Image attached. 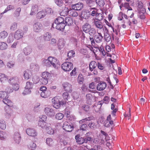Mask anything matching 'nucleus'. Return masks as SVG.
<instances>
[{
	"label": "nucleus",
	"instance_id": "obj_1",
	"mask_svg": "<svg viewBox=\"0 0 150 150\" xmlns=\"http://www.w3.org/2000/svg\"><path fill=\"white\" fill-rule=\"evenodd\" d=\"M44 63L47 67H49L52 65L54 68H56L57 67V60L55 58L50 57L47 59L44 60Z\"/></svg>",
	"mask_w": 150,
	"mask_h": 150
},
{
	"label": "nucleus",
	"instance_id": "obj_2",
	"mask_svg": "<svg viewBox=\"0 0 150 150\" xmlns=\"http://www.w3.org/2000/svg\"><path fill=\"white\" fill-rule=\"evenodd\" d=\"M42 78L41 82L43 85H46L48 83V80L52 77L51 74L49 72L45 71L42 73L41 76Z\"/></svg>",
	"mask_w": 150,
	"mask_h": 150
},
{
	"label": "nucleus",
	"instance_id": "obj_3",
	"mask_svg": "<svg viewBox=\"0 0 150 150\" xmlns=\"http://www.w3.org/2000/svg\"><path fill=\"white\" fill-rule=\"evenodd\" d=\"M73 66L71 62H67L63 63L61 65V68L65 71H69L73 68Z\"/></svg>",
	"mask_w": 150,
	"mask_h": 150
},
{
	"label": "nucleus",
	"instance_id": "obj_4",
	"mask_svg": "<svg viewBox=\"0 0 150 150\" xmlns=\"http://www.w3.org/2000/svg\"><path fill=\"white\" fill-rule=\"evenodd\" d=\"M111 116L109 115L107 117L106 120L104 122V126L107 127H110V126H114L113 121L111 120Z\"/></svg>",
	"mask_w": 150,
	"mask_h": 150
},
{
	"label": "nucleus",
	"instance_id": "obj_5",
	"mask_svg": "<svg viewBox=\"0 0 150 150\" xmlns=\"http://www.w3.org/2000/svg\"><path fill=\"white\" fill-rule=\"evenodd\" d=\"M23 34L21 30L18 29L15 32L14 38L16 40H19L23 38Z\"/></svg>",
	"mask_w": 150,
	"mask_h": 150
},
{
	"label": "nucleus",
	"instance_id": "obj_6",
	"mask_svg": "<svg viewBox=\"0 0 150 150\" xmlns=\"http://www.w3.org/2000/svg\"><path fill=\"white\" fill-rule=\"evenodd\" d=\"M106 86L107 84L105 82L101 81L97 85L96 89L98 91H103L106 88Z\"/></svg>",
	"mask_w": 150,
	"mask_h": 150
},
{
	"label": "nucleus",
	"instance_id": "obj_7",
	"mask_svg": "<svg viewBox=\"0 0 150 150\" xmlns=\"http://www.w3.org/2000/svg\"><path fill=\"white\" fill-rule=\"evenodd\" d=\"M42 28V25L39 22L35 23L33 26V30L36 32H39L41 31Z\"/></svg>",
	"mask_w": 150,
	"mask_h": 150
},
{
	"label": "nucleus",
	"instance_id": "obj_8",
	"mask_svg": "<svg viewBox=\"0 0 150 150\" xmlns=\"http://www.w3.org/2000/svg\"><path fill=\"white\" fill-rule=\"evenodd\" d=\"M62 86L65 91L69 93H71L72 91L71 85L67 82H65L62 84Z\"/></svg>",
	"mask_w": 150,
	"mask_h": 150
},
{
	"label": "nucleus",
	"instance_id": "obj_9",
	"mask_svg": "<svg viewBox=\"0 0 150 150\" xmlns=\"http://www.w3.org/2000/svg\"><path fill=\"white\" fill-rule=\"evenodd\" d=\"M62 127L64 130L69 132L71 131L73 129V127L67 122H64Z\"/></svg>",
	"mask_w": 150,
	"mask_h": 150
},
{
	"label": "nucleus",
	"instance_id": "obj_10",
	"mask_svg": "<svg viewBox=\"0 0 150 150\" xmlns=\"http://www.w3.org/2000/svg\"><path fill=\"white\" fill-rule=\"evenodd\" d=\"M83 4L81 2H79L76 4L71 5L72 8L74 10H80L83 7Z\"/></svg>",
	"mask_w": 150,
	"mask_h": 150
},
{
	"label": "nucleus",
	"instance_id": "obj_11",
	"mask_svg": "<svg viewBox=\"0 0 150 150\" xmlns=\"http://www.w3.org/2000/svg\"><path fill=\"white\" fill-rule=\"evenodd\" d=\"M97 34L96 35L94 36V39L96 42L99 43L102 41L103 36L100 33H99L97 30Z\"/></svg>",
	"mask_w": 150,
	"mask_h": 150
},
{
	"label": "nucleus",
	"instance_id": "obj_12",
	"mask_svg": "<svg viewBox=\"0 0 150 150\" xmlns=\"http://www.w3.org/2000/svg\"><path fill=\"white\" fill-rule=\"evenodd\" d=\"M52 101L54 108L56 109H58L60 108L59 101L57 97H55L53 98L52 99Z\"/></svg>",
	"mask_w": 150,
	"mask_h": 150
},
{
	"label": "nucleus",
	"instance_id": "obj_13",
	"mask_svg": "<svg viewBox=\"0 0 150 150\" xmlns=\"http://www.w3.org/2000/svg\"><path fill=\"white\" fill-rule=\"evenodd\" d=\"M27 134L29 136L32 137H35L37 135V133L35 130L32 128H28L26 130Z\"/></svg>",
	"mask_w": 150,
	"mask_h": 150
},
{
	"label": "nucleus",
	"instance_id": "obj_14",
	"mask_svg": "<svg viewBox=\"0 0 150 150\" xmlns=\"http://www.w3.org/2000/svg\"><path fill=\"white\" fill-rule=\"evenodd\" d=\"M44 112L47 115L50 116L54 115L55 114L53 109L48 107H46L45 109Z\"/></svg>",
	"mask_w": 150,
	"mask_h": 150
},
{
	"label": "nucleus",
	"instance_id": "obj_15",
	"mask_svg": "<svg viewBox=\"0 0 150 150\" xmlns=\"http://www.w3.org/2000/svg\"><path fill=\"white\" fill-rule=\"evenodd\" d=\"M83 31L86 33H88L91 28V25L88 23H86L82 26Z\"/></svg>",
	"mask_w": 150,
	"mask_h": 150
},
{
	"label": "nucleus",
	"instance_id": "obj_16",
	"mask_svg": "<svg viewBox=\"0 0 150 150\" xmlns=\"http://www.w3.org/2000/svg\"><path fill=\"white\" fill-rule=\"evenodd\" d=\"M94 24L96 27L99 29L101 30L102 29L103 30H105V27L103 28L102 23L100 21L95 20L94 22Z\"/></svg>",
	"mask_w": 150,
	"mask_h": 150
},
{
	"label": "nucleus",
	"instance_id": "obj_17",
	"mask_svg": "<svg viewBox=\"0 0 150 150\" xmlns=\"http://www.w3.org/2000/svg\"><path fill=\"white\" fill-rule=\"evenodd\" d=\"M8 96L6 98H4L3 100V102L5 104L7 105L8 106L12 107L13 106V103L9 99H8Z\"/></svg>",
	"mask_w": 150,
	"mask_h": 150
},
{
	"label": "nucleus",
	"instance_id": "obj_18",
	"mask_svg": "<svg viewBox=\"0 0 150 150\" xmlns=\"http://www.w3.org/2000/svg\"><path fill=\"white\" fill-rule=\"evenodd\" d=\"M32 73L29 70H26L24 72L23 76L26 79H28L31 76Z\"/></svg>",
	"mask_w": 150,
	"mask_h": 150
},
{
	"label": "nucleus",
	"instance_id": "obj_19",
	"mask_svg": "<svg viewBox=\"0 0 150 150\" xmlns=\"http://www.w3.org/2000/svg\"><path fill=\"white\" fill-rule=\"evenodd\" d=\"M64 22V18L61 17H59L55 20L54 23L52 24V27L54 28V24L65 23Z\"/></svg>",
	"mask_w": 150,
	"mask_h": 150
},
{
	"label": "nucleus",
	"instance_id": "obj_20",
	"mask_svg": "<svg viewBox=\"0 0 150 150\" xmlns=\"http://www.w3.org/2000/svg\"><path fill=\"white\" fill-rule=\"evenodd\" d=\"M65 22L66 25L69 26L71 25L74 23L73 19L69 17H67L65 18Z\"/></svg>",
	"mask_w": 150,
	"mask_h": 150
},
{
	"label": "nucleus",
	"instance_id": "obj_21",
	"mask_svg": "<svg viewBox=\"0 0 150 150\" xmlns=\"http://www.w3.org/2000/svg\"><path fill=\"white\" fill-rule=\"evenodd\" d=\"M105 30L107 31L106 33H104V37L105 40L107 42H109L111 40V38L110 35L108 33V30L106 27H105Z\"/></svg>",
	"mask_w": 150,
	"mask_h": 150
},
{
	"label": "nucleus",
	"instance_id": "obj_22",
	"mask_svg": "<svg viewBox=\"0 0 150 150\" xmlns=\"http://www.w3.org/2000/svg\"><path fill=\"white\" fill-rule=\"evenodd\" d=\"M8 79V77L5 74H0V81L2 83H4L6 82Z\"/></svg>",
	"mask_w": 150,
	"mask_h": 150
},
{
	"label": "nucleus",
	"instance_id": "obj_23",
	"mask_svg": "<svg viewBox=\"0 0 150 150\" xmlns=\"http://www.w3.org/2000/svg\"><path fill=\"white\" fill-rule=\"evenodd\" d=\"M54 25H55V28L57 29L61 30L64 29L66 25L65 23H62L54 24Z\"/></svg>",
	"mask_w": 150,
	"mask_h": 150
},
{
	"label": "nucleus",
	"instance_id": "obj_24",
	"mask_svg": "<svg viewBox=\"0 0 150 150\" xmlns=\"http://www.w3.org/2000/svg\"><path fill=\"white\" fill-rule=\"evenodd\" d=\"M14 139L15 142L17 143H19L20 142V136L18 132H16L15 133L14 136Z\"/></svg>",
	"mask_w": 150,
	"mask_h": 150
},
{
	"label": "nucleus",
	"instance_id": "obj_25",
	"mask_svg": "<svg viewBox=\"0 0 150 150\" xmlns=\"http://www.w3.org/2000/svg\"><path fill=\"white\" fill-rule=\"evenodd\" d=\"M97 64L95 61H92L90 63L89 68L90 70L92 71L96 67Z\"/></svg>",
	"mask_w": 150,
	"mask_h": 150
},
{
	"label": "nucleus",
	"instance_id": "obj_26",
	"mask_svg": "<svg viewBox=\"0 0 150 150\" xmlns=\"http://www.w3.org/2000/svg\"><path fill=\"white\" fill-rule=\"evenodd\" d=\"M46 12L43 10L39 12L37 14V18L38 19H41L44 18L46 15Z\"/></svg>",
	"mask_w": 150,
	"mask_h": 150
},
{
	"label": "nucleus",
	"instance_id": "obj_27",
	"mask_svg": "<svg viewBox=\"0 0 150 150\" xmlns=\"http://www.w3.org/2000/svg\"><path fill=\"white\" fill-rule=\"evenodd\" d=\"M38 10V6L36 5L33 6L31 9V11L30 15H33L37 12Z\"/></svg>",
	"mask_w": 150,
	"mask_h": 150
},
{
	"label": "nucleus",
	"instance_id": "obj_28",
	"mask_svg": "<svg viewBox=\"0 0 150 150\" xmlns=\"http://www.w3.org/2000/svg\"><path fill=\"white\" fill-rule=\"evenodd\" d=\"M8 47V45L6 43L3 42H0V50H4L6 49Z\"/></svg>",
	"mask_w": 150,
	"mask_h": 150
},
{
	"label": "nucleus",
	"instance_id": "obj_29",
	"mask_svg": "<svg viewBox=\"0 0 150 150\" xmlns=\"http://www.w3.org/2000/svg\"><path fill=\"white\" fill-rule=\"evenodd\" d=\"M46 130V132L49 134L52 135L53 134L54 132V131L53 129H52L51 127H46V128H45Z\"/></svg>",
	"mask_w": 150,
	"mask_h": 150
},
{
	"label": "nucleus",
	"instance_id": "obj_30",
	"mask_svg": "<svg viewBox=\"0 0 150 150\" xmlns=\"http://www.w3.org/2000/svg\"><path fill=\"white\" fill-rule=\"evenodd\" d=\"M50 95V93L49 91L42 92L41 93V96L43 98H46L49 96Z\"/></svg>",
	"mask_w": 150,
	"mask_h": 150
},
{
	"label": "nucleus",
	"instance_id": "obj_31",
	"mask_svg": "<svg viewBox=\"0 0 150 150\" xmlns=\"http://www.w3.org/2000/svg\"><path fill=\"white\" fill-rule=\"evenodd\" d=\"M67 56L68 58H67L66 60H68V59H70L71 58L75 56V52L73 50H70L68 53Z\"/></svg>",
	"mask_w": 150,
	"mask_h": 150
},
{
	"label": "nucleus",
	"instance_id": "obj_32",
	"mask_svg": "<svg viewBox=\"0 0 150 150\" xmlns=\"http://www.w3.org/2000/svg\"><path fill=\"white\" fill-rule=\"evenodd\" d=\"M100 132L102 134L100 135V137L103 138H104V139H101V141H103L102 142V143H103L105 140L106 141L107 140L106 139V138L108 136V135L103 130H101Z\"/></svg>",
	"mask_w": 150,
	"mask_h": 150
},
{
	"label": "nucleus",
	"instance_id": "obj_33",
	"mask_svg": "<svg viewBox=\"0 0 150 150\" xmlns=\"http://www.w3.org/2000/svg\"><path fill=\"white\" fill-rule=\"evenodd\" d=\"M69 16L73 17H76L78 15V13L75 11L71 10L69 13Z\"/></svg>",
	"mask_w": 150,
	"mask_h": 150
},
{
	"label": "nucleus",
	"instance_id": "obj_34",
	"mask_svg": "<svg viewBox=\"0 0 150 150\" xmlns=\"http://www.w3.org/2000/svg\"><path fill=\"white\" fill-rule=\"evenodd\" d=\"M23 51L25 54L26 55H28L31 53L32 49L29 47H26L24 49Z\"/></svg>",
	"mask_w": 150,
	"mask_h": 150
},
{
	"label": "nucleus",
	"instance_id": "obj_35",
	"mask_svg": "<svg viewBox=\"0 0 150 150\" xmlns=\"http://www.w3.org/2000/svg\"><path fill=\"white\" fill-rule=\"evenodd\" d=\"M69 11L68 8H65L61 12L60 15L62 16H65L69 13Z\"/></svg>",
	"mask_w": 150,
	"mask_h": 150
},
{
	"label": "nucleus",
	"instance_id": "obj_36",
	"mask_svg": "<svg viewBox=\"0 0 150 150\" xmlns=\"http://www.w3.org/2000/svg\"><path fill=\"white\" fill-rule=\"evenodd\" d=\"M84 79L83 75L81 74H79L78 78V81L80 84H82L84 81Z\"/></svg>",
	"mask_w": 150,
	"mask_h": 150
},
{
	"label": "nucleus",
	"instance_id": "obj_37",
	"mask_svg": "<svg viewBox=\"0 0 150 150\" xmlns=\"http://www.w3.org/2000/svg\"><path fill=\"white\" fill-rule=\"evenodd\" d=\"M7 33L5 31H3L0 33V38L4 39L8 36Z\"/></svg>",
	"mask_w": 150,
	"mask_h": 150
},
{
	"label": "nucleus",
	"instance_id": "obj_38",
	"mask_svg": "<svg viewBox=\"0 0 150 150\" xmlns=\"http://www.w3.org/2000/svg\"><path fill=\"white\" fill-rule=\"evenodd\" d=\"M51 38V35L50 34L48 33H47L44 35V38L45 41H49Z\"/></svg>",
	"mask_w": 150,
	"mask_h": 150
},
{
	"label": "nucleus",
	"instance_id": "obj_39",
	"mask_svg": "<svg viewBox=\"0 0 150 150\" xmlns=\"http://www.w3.org/2000/svg\"><path fill=\"white\" fill-rule=\"evenodd\" d=\"M6 127L5 122L3 120H0V128L2 129H4L6 128Z\"/></svg>",
	"mask_w": 150,
	"mask_h": 150
},
{
	"label": "nucleus",
	"instance_id": "obj_40",
	"mask_svg": "<svg viewBox=\"0 0 150 150\" xmlns=\"http://www.w3.org/2000/svg\"><path fill=\"white\" fill-rule=\"evenodd\" d=\"M47 124L46 122L44 121H39L38 123L39 126L41 127L42 128H46Z\"/></svg>",
	"mask_w": 150,
	"mask_h": 150
},
{
	"label": "nucleus",
	"instance_id": "obj_41",
	"mask_svg": "<svg viewBox=\"0 0 150 150\" xmlns=\"http://www.w3.org/2000/svg\"><path fill=\"white\" fill-rule=\"evenodd\" d=\"M28 146L29 148L32 150L35 149L36 147V144L32 142H30Z\"/></svg>",
	"mask_w": 150,
	"mask_h": 150
},
{
	"label": "nucleus",
	"instance_id": "obj_42",
	"mask_svg": "<svg viewBox=\"0 0 150 150\" xmlns=\"http://www.w3.org/2000/svg\"><path fill=\"white\" fill-rule=\"evenodd\" d=\"M69 93L68 92H65L63 94V97L65 100L67 101L70 98V96H69Z\"/></svg>",
	"mask_w": 150,
	"mask_h": 150
},
{
	"label": "nucleus",
	"instance_id": "obj_43",
	"mask_svg": "<svg viewBox=\"0 0 150 150\" xmlns=\"http://www.w3.org/2000/svg\"><path fill=\"white\" fill-rule=\"evenodd\" d=\"M14 8V7L11 5H9L5 9L4 12L1 13V14H4V13L6 12L7 11L13 9Z\"/></svg>",
	"mask_w": 150,
	"mask_h": 150
},
{
	"label": "nucleus",
	"instance_id": "obj_44",
	"mask_svg": "<svg viewBox=\"0 0 150 150\" xmlns=\"http://www.w3.org/2000/svg\"><path fill=\"white\" fill-rule=\"evenodd\" d=\"M6 65L9 68H12L15 66V62L13 61H10L7 63Z\"/></svg>",
	"mask_w": 150,
	"mask_h": 150
},
{
	"label": "nucleus",
	"instance_id": "obj_45",
	"mask_svg": "<svg viewBox=\"0 0 150 150\" xmlns=\"http://www.w3.org/2000/svg\"><path fill=\"white\" fill-rule=\"evenodd\" d=\"M96 3L100 7L103 6L105 4L104 0H96Z\"/></svg>",
	"mask_w": 150,
	"mask_h": 150
},
{
	"label": "nucleus",
	"instance_id": "obj_46",
	"mask_svg": "<svg viewBox=\"0 0 150 150\" xmlns=\"http://www.w3.org/2000/svg\"><path fill=\"white\" fill-rule=\"evenodd\" d=\"M124 7L127 9L128 10L127 11V14H128V11H132V8L131 7H130L128 3H125L124 4Z\"/></svg>",
	"mask_w": 150,
	"mask_h": 150
},
{
	"label": "nucleus",
	"instance_id": "obj_47",
	"mask_svg": "<svg viewBox=\"0 0 150 150\" xmlns=\"http://www.w3.org/2000/svg\"><path fill=\"white\" fill-rule=\"evenodd\" d=\"M64 115L62 113H59L57 114L55 116V118L58 120H61L64 117Z\"/></svg>",
	"mask_w": 150,
	"mask_h": 150
},
{
	"label": "nucleus",
	"instance_id": "obj_48",
	"mask_svg": "<svg viewBox=\"0 0 150 150\" xmlns=\"http://www.w3.org/2000/svg\"><path fill=\"white\" fill-rule=\"evenodd\" d=\"M47 144L49 146H52L53 144V140L51 138H47L46 139Z\"/></svg>",
	"mask_w": 150,
	"mask_h": 150
},
{
	"label": "nucleus",
	"instance_id": "obj_49",
	"mask_svg": "<svg viewBox=\"0 0 150 150\" xmlns=\"http://www.w3.org/2000/svg\"><path fill=\"white\" fill-rule=\"evenodd\" d=\"M70 74L71 76H76L77 75V71L76 70V67L74 68L73 69L71 72Z\"/></svg>",
	"mask_w": 150,
	"mask_h": 150
},
{
	"label": "nucleus",
	"instance_id": "obj_50",
	"mask_svg": "<svg viewBox=\"0 0 150 150\" xmlns=\"http://www.w3.org/2000/svg\"><path fill=\"white\" fill-rule=\"evenodd\" d=\"M33 83L32 82L28 81L26 82V85L25 87L30 90L33 88Z\"/></svg>",
	"mask_w": 150,
	"mask_h": 150
},
{
	"label": "nucleus",
	"instance_id": "obj_51",
	"mask_svg": "<svg viewBox=\"0 0 150 150\" xmlns=\"http://www.w3.org/2000/svg\"><path fill=\"white\" fill-rule=\"evenodd\" d=\"M8 96V94L5 91L4 92L3 91H0V98H3L4 97L6 98Z\"/></svg>",
	"mask_w": 150,
	"mask_h": 150
},
{
	"label": "nucleus",
	"instance_id": "obj_52",
	"mask_svg": "<svg viewBox=\"0 0 150 150\" xmlns=\"http://www.w3.org/2000/svg\"><path fill=\"white\" fill-rule=\"evenodd\" d=\"M92 118L91 117H88V118H86L85 119H83L79 121L80 123H82L83 122H85L86 123H87V121L91 120Z\"/></svg>",
	"mask_w": 150,
	"mask_h": 150
},
{
	"label": "nucleus",
	"instance_id": "obj_53",
	"mask_svg": "<svg viewBox=\"0 0 150 150\" xmlns=\"http://www.w3.org/2000/svg\"><path fill=\"white\" fill-rule=\"evenodd\" d=\"M76 142L79 144H81L85 142V141L84 138L80 137L76 141Z\"/></svg>",
	"mask_w": 150,
	"mask_h": 150
},
{
	"label": "nucleus",
	"instance_id": "obj_54",
	"mask_svg": "<svg viewBox=\"0 0 150 150\" xmlns=\"http://www.w3.org/2000/svg\"><path fill=\"white\" fill-rule=\"evenodd\" d=\"M14 41V38L13 36L11 35H9L7 39V42L8 43H11Z\"/></svg>",
	"mask_w": 150,
	"mask_h": 150
},
{
	"label": "nucleus",
	"instance_id": "obj_55",
	"mask_svg": "<svg viewBox=\"0 0 150 150\" xmlns=\"http://www.w3.org/2000/svg\"><path fill=\"white\" fill-rule=\"evenodd\" d=\"M96 30L93 28H91L90 29V31L89 32V34L91 35H93L96 34Z\"/></svg>",
	"mask_w": 150,
	"mask_h": 150
},
{
	"label": "nucleus",
	"instance_id": "obj_56",
	"mask_svg": "<svg viewBox=\"0 0 150 150\" xmlns=\"http://www.w3.org/2000/svg\"><path fill=\"white\" fill-rule=\"evenodd\" d=\"M56 4L59 6H62L63 4L62 0H54Z\"/></svg>",
	"mask_w": 150,
	"mask_h": 150
},
{
	"label": "nucleus",
	"instance_id": "obj_57",
	"mask_svg": "<svg viewBox=\"0 0 150 150\" xmlns=\"http://www.w3.org/2000/svg\"><path fill=\"white\" fill-rule=\"evenodd\" d=\"M113 32L116 35H117L118 32H120V29L118 26L117 29H115L113 27L111 28Z\"/></svg>",
	"mask_w": 150,
	"mask_h": 150
},
{
	"label": "nucleus",
	"instance_id": "obj_58",
	"mask_svg": "<svg viewBox=\"0 0 150 150\" xmlns=\"http://www.w3.org/2000/svg\"><path fill=\"white\" fill-rule=\"evenodd\" d=\"M137 5L138 8L140 9L143 7V4L141 1H138L137 3Z\"/></svg>",
	"mask_w": 150,
	"mask_h": 150
},
{
	"label": "nucleus",
	"instance_id": "obj_59",
	"mask_svg": "<svg viewBox=\"0 0 150 150\" xmlns=\"http://www.w3.org/2000/svg\"><path fill=\"white\" fill-rule=\"evenodd\" d=\"M13 91V89L10 87L8 86L5 89V91L8 94V93L12 92Z\"/></svg>",
	"mask_w": 150,
	"mask_h": 150
},
{
	"label": "nucleus",
	"instance_id": "obj_60",
	"mask_svg": "<svg viewBox=\"0 0 150 150\" xmlns=\"http://www.w3.org/2000/svg\"><path fill=\"white\" fill-rule=\"evenodd\" d=\"M31 91L30 89L26 88L25 87V89L24 91L23 92V94L24 95H27L30 93Z\"/></svg>",
	"mask_w": 150,
	"mask_h": 150
},
{
	"label": "nucleus",
	"instance_id": "obj_61",
	"mask_svg": "<svg viewBox=\"0 0 150 150\" xmlns=\"http://www.w3.org/2000/svg\"><path fill=\"white\" fill-rule=\"evenodd\" d=\"M96 85L95 83L93 82L90 83L89 86V87L90 89H95Z\"/></svg>",
	"mask_w": 150,
	"mask_h": 150
},
{
	"label": "nucleus",
	"instance_id": "obj_62",
	"mask_svg": "<svg viewBox=\"0 0 150 150\" xmlns=\"http://www.w3.org/2000/svg\"><path fill=\"white\" fill-rule=\"evenodd\" d=\"M21 10V9L20 8H18L16 10L15 13V16L17 17L19 16Z\"/></svg>",
	"mask_w": 150,
	"mask_h": 150
},
{
	"label": "nucleus",
	"instance_id": "obj_63",
	"mask_svg": "<svg viewBox=\"0 0 150 150\" xmlns=\"http://www.w3.org/2000/svg\"><path fill=\"white\" fill-rule=\"evenodd\" d=\"M98 49L100 52L101 53L103 56H104L105 55V52L103 49V47L102 46H100V48Z\"/></svg>",
	"mask_w": 150,
	"mask_h": 150
},
{
	"label": "nucleus",
	"instance_id": "obj_64",
	"mask_svg": "<svg viewBox=\"0 0 150 150\" xmlns=\"http://www.w3.org/2000/svg\"><path fill=\"white\" fill-rule=\"evenodd\" d=\"M86 99L89 101H90L93 98V96L90 93L86 94Z\"/></svg>",
	"mask_w": 150,
	"mask_h": 150
}]
</instances>
